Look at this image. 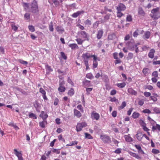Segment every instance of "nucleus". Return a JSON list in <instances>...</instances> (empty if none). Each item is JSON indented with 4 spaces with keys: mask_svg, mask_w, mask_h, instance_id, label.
Instances as JSON below:
<instances>
[{
    "mask_svg": "<svg viewBox=\"0 0 160 160\" xmlns=\"http://www.w3.org/2000/svg\"><path fill=\"white\" fill-rule=\"evenodd\" d=\"M31 11L33 13H36L38 11V7L37 2L34 0L31 5Z\"/></svg>",
    "mask_w": 160,
    "mask_h": 160,
    "instance_id": "1",
    "label": "nucleus"
},
{
    "mask_svg": "<svg viewBox=\"0 0 160 160\" xmlns=\"http://www.w3.org/2000/svg\"><path fill=\"white\" fill-rule=\"evenodd\" d=\"M126 45L128 48L131 50L133 51L134 48L140 45L139 43H135V42H128Z\"/></svg>",
    "mask_w": 160,
    "mask_h": 160,
    "instance_id": "2",
    "label": "nucleus"
},
{
    "mask_svg": "<svg viewBox=\"0 0 160 160\" xmlns=\"http://www.w3.org/2000/svg\"><path fill=\"white\" fill-rule=\"evenodd\" d=\"M87 126V124L84 122L78 123L76 126V130L77 132L82 130V128Z\"/></svg>",
    "mask_w": 160,
    "mask_h": 160,
    "instance_id": "3",
    "label": "nucleus"
},
{
    "mask_svg": "<svg viewBox=\"0 0 160 160\" xmlns=\"http://www.w3.org/2000/svg\"><path fill=\"white\" fill-rule=\"evenodd\" d=\"M101 138L102 141L105 142L110 143L111 142L110 138L108 136H102Z\"/></svg>",
    "mask_w": 160,
    "mask_h": 160,
    "instance_id": "4",
    "label": "nucleus"
},
{
    "mask_svg": "<svg viewBox=\"0 0 160 160\" xmlns=\"http://www.w3.org/2000/svg\"><path fill=\"white\" fill-rule=\"evenodd\" d=\"M14 151L15 152V154L18 157V160H23L21 152H19L15 149H14Z\"/></svg>",
    "mask_w": 160,
    "mask_h": 160,
    "instance_id": "5",
    "label": "nucleus"
},
{
    "mask_svg": "<svg viewBox=\"0 0 160 160\" xmlns=\"http://www.w3.org/2000/svg\"><path fill=\"white\" fill-rule=\"evenodd\" d=\"M125 6L122 3H120L119 4L118 7L117 8L118 11H124L126 9Z\"/></svg>",
    "mask_w": 160,
    "mask_h": 160,
    "instance_id": "6",
    "label": "nucleus"
},
{
    "mask_svg": "<svg viewBox=\"0 0 160 160\" xmlns=\"http://www.w3.org/2000/svg\"><path fill=\"white\" fill-rule=\"evenodd\" d=\"M91 117L93 119L98 120L99 119L100 116L98 113L93 111L91 114Z\"/></svg>",
    "mask_w": 160,
    "mask_h": 160,
    "instance_id": "7",
    "label": "nucleus"
},
{
    "mask_svg": "<svg viewBox=\"0 0 160 160\" xmlns=\"http://www.w3.org/2000/svg\"><path fill=\"white\" fill-rule=\"evenodd\" d=\"M81 35V36L83 38H88V34L84 31H81L78 32Z\"/></svg>",
    "mask_w": 160,
    "mask_h": 160,
    "instance_id": "8",
    "label": "nucleus"
},
{
    "mask_svg": "<svg viewBox=\"0 0 160 160\" xmlns=\"http://www.w3.org/2000/svg\"><path fill=\"white\" fill-rule=\"evenodd\" d=\"M128 92L130 94L133 95H136L137 94V92L132 88H129L128 90Z\"/></svg>",
    "mask_w": 160,
    "mask_h": 160,
    "instance_id": "9",
    "label": "nucleus"
},
{
    "mask_svg": "<svg viewBox=\"0 0 160 160\" xmlns=\"http://www.w3.org/2000/svg\"><path fill=\"white\" fill-rule=\"evenodd\" d=\"M155 52V51L154 49H151L148 54L149 57L151 58H154V55Z\"/></svg>",
    "mask_w": 160,
    "mask_h": 160,
    "instance_id": "10",
    "label": "nucleus"
},
{
    "mask_svg": "<svg viewBox=\"0 0 160 160\" xmlns=\"http://www.w3.org/2000/svg\"><path fill=\"white\" fill-rule=\"evenodd\" d=\"M74 114L75 116L79 118L81 117L82 114L80 112L76 109H74Z\"/></svg>",
    "mask_w": 160,
    "mask_h": 160,
    "instance_id": "11",
    "label": "nucleus"
},
{
    "mask_svg": "<svg viewBox=\"0 0 160 160\" xmlns=\"http://www.w3.org/2000/svg\"><path fill=\"white\" fill-rule=\"evenodd\" d=\"M103 32L102 30H100L98 31L97 36L98 39H99L101 38L102 36Z\"/></svg>",
    "mask_w": 160,
    "mask_h": 160,
    "instance_id": "12",
    "label": "nucleus"
},
{
    "mask_svg": "<svg viewBox=\"0 0 160 160\" xmlns=\"http://www.w3.org/2000/svg\"><path fill=\"white\" fill-rule=\"evenodd\" d=\"M124 138L126 142H130L132 141V138L130 136V134L125 135Z\"/></svg>",
    "mask_w": 160,
    "mask_h": 160,
    "instance_id": "13",
    "label": "nucleus"
},
{
    "mask_svg": "<svg viewBox=\"0 0 160 160\" xmlns=\"http://www.w3.org/2000/svg\"><path fill=\"white\" fill-rule=\"evenodd\" d=\"M82 57L84 59V60H87L88 59L91 57V55L90 54L88 53H84L82 55Z\"/></svg>",
    "mask_w": 160,
    "mask_h": 160,
    "instance_id": "14",
    "label": "nucleus"
},
{
    "mask_svg": "<svg viewBox=\"0 0 160 160\" xmlns=\"http://www.w3.org/2000/svg\"><path fill=\"white\" fill-rule=\"evenodd\" d=\"M83 11H78L74 13L73 14H72V16L73 18H76L78 17L82 13H83Z\"/></svg>",
    "mask_w": 160,
    "mask_h": 160,
    "instance_id": "15",
    "label": "nucleus"
},
{
    "mask_svg": "<svg viewBox=\"0 0 160 160\" xmlns=\"http://www.w3.org/2000/svg\"><path fill=\"white\" fill-rule=\"evenodd\" d=\"M158 13H155L151 14V17L153 18L154 20L157 19L160 17L158 15Z\"/></svg>",
    "mask_w": 160,
    "mask_h": 160,
    "instance_id": "16",
    "label": "nucleus"
},
{
    "mask_svg": "<svg viewBox=\"0 0 160 160\" xmlns=\"http://www.w3.org/2000/svg\"><path fill=\"white\" fill-rule=\"evenodd\" d=\"M40 116L44 119L48 117V115L45 114L44 112L42 111L40 114Z\"/></svg>",
    "mask_w": 160,
    "mask_h": 160,
    "instance_id": "17",
    "label": "nucleus"
},
{
    "mask_svg": "<svg viewBox=\"0 0 160 160\" xmlns=\"http://www.w3.org/2000/svg\"><path fill=\"white\" fill-rule=\"evenodd\" d=\"M56 29L57 31L59 32L64 31V29L62 27L59 26H57Z\"/></svg>",
    "mask_w": 160,
    "mask_h": 160,
    "instance_id": "18",
    "label": "nucleus"
},
{
    "mask_svg": "<svg viewBox=\"0 0 160 160\" xmlns=\"http://www.w3.org/2000/svg\"><path fill=\"white\" fill-rule=\"evenodd\" d=\"M159 8H156L153 9L151 11L152 14H155V13H158V12L159 11Z\"/></svg>",
    "mask_w": 160,
    "mask_h": 160,
    "instance_id": "19",
    "label": "nucleus"
},
{
    "mask_svg": "<svg viewBox=\"0 0 160 160\" xmlns=\"http://www.w3.org/2000/svg\"><path fill=\"white\" fill-rule=\"evenodd\" d=\"M8 125L10 126L13 127L16 130H18L19 129L18 127L15 125L13 122H10L8 124Z\"/></svg>",
    "mask_w": 160,
    "mask_h": 160,
    "instance_id": "20",
    "label": "nucleus"
},
{
    "mask_svg": "<svg viewBox=\"0 0 160 160\" xmlns=\"http://www.w3.org/2000/svg\"><path fill=\"white\" fill-rule=\"evenodd\" d=\"M138 13L142 16H144L145 14V12L142 8H140L138 9Z\"/></svg>",
    "mask_w": 160,
    "mask_h": 160,
    "instance_id": "21",
    "label": "nucleus"
},
{
    "mask_svg": "<svg viewBox=\"0 0 160 160\" xmlns=\"http://www.w3.org/2000/svg\"><path fill=\"white\" fill-rule=\"evenodd\" d=\"M150 33L149 31H147L144 33L143 37H145L146 38L148 39L150 37Z\"/></svg>",
    "mask_w": 160,
    "mask_h": 160,
    "instance_id": "22",
    "label": "nucleus"
},
{
    "mask_svg": "<svg viewBox=\"0 0 160 160\" xmlns=\"http://www.w3.org/2000/svg\"><path fill=\"white\" fill-rule=\"evenodd\" d=\"M11 26L12 29L14 31L16 32L17 31L18 29V27L16 26L14 24H11Z\"/></svg>",
    "mask_w": 160,
    "mask_h": 160,
    "instance_id": "23",
    "label": "nucleus"
},
{
    "mask_svg": "<svg viewBox=\"0 0 160 160\" xmlns=\"http://www.w3.org/2000/svg\"><path fill=\"white\" fill-rule=\"evenodd\" d=\"M142 71L143 73L146 75H147L150 72L148 68H144Z\"/></svg>",
    "mask_w": 160,
    "mask_h": 160,
    "instance_id": "24",
    "label": "nucleus"
},
{
    "mask_svg": "<svg viewBox=\"0 0 160 160\" xmlns=\"http://www.w3.org/2000/svg\"><path fill=\"white\" fill-rule=\"evenodd\" d=\"M69 46L72 49H74L76 48H78V47L76 44L73 43L69 45Z\"/></svg>",
    "mask_w": 160,
    "mask_h": 160,
    "instance_id": "25",
    "label": "nucleus"
},
{
    "mask_svg": "<svg viewBox=\"0 0 160 160\" xmlns=\"http://www.w3.org/2000/svg\"><path fill=\"white\" fill-rule=\"evenodd\" d=\"M142 136V135L141 134L138 133L136 135V137L138 140L141 141L142 138V137H141Z\"/></svg>",
    "mask_w": 160,
    "mask_h": 160,
    "instance_id": "26",
    "label": "nucleus"
},
{
    "mask_svg": "<svg viewBox=\"0 0 160 160\" xmlns=\"http://www.w3.org/2000/svg\"><path fill=\"white\" fill-rule=\"evenodd\" d=\"M116 37L115 35L114 34H112L108 35V39L109 40H112Z\"/></svg>",
    "mask_w": 160,
    "mask_h": 160,
    "instance_id": "27",
    "label": "nucleus"
},
{
    "mask_svg": "<svg viewBox=\"0 0 160 160\" xmlns=\"http://www.w3.org/2000/svg\"><path fill=\"white\" fill-rule=\"evenodd\" d=\"M24 17L27 20H30V14L28 13H26L24 15Z\"/></svg>",
    "mask_w": 160,
    "mask_h": 160,
    "instance_id": "28",
    "label": "nucleus"
},
{
    "mask_svg": "<svg viewBox=\"0 0 160 160\" xmlns=\"http://www.w3.org/2000/svg\"><path fill=\"white\" fill-rule=\"evenodd\" d=\"M139 115V114L138 113L136 112H135L133 113L132 115V117L134 118H138Z\"/></svg>",
    "mask_w": 160,
    "mask_h": 160,
    "instance_id": "29",
    "label": "nucleus"
},
{
    "mask_svg": "<svg viewBox=\"0 0 160 160\" xmlns=\"http://www.w3.org/2000/svg\"><path fill=\"white\" fill-rule=\"evenodd\" d=\"M131 155H132V156L138 159H140L141 158V157L140 156H139L137 154L135 153L132 152L131 154Z\"/></svg>",
    "mask_w": 160,
    "mask_h": 160,
    "instance_id": "30",
    "label": "nucleus"
},
{
    "mask_svg": "<svg viewBox=\"0 0 160 160\" xmlns=\"http://www.w3.org/2000/svg\"><path fill=\"white\" fill-rule=\"evenodd\" d=\"M65 90V88L63 86H60L58 88V90L61 92H64Z\"/></svg>",
    "mask_w": 160,
    "mask_h": 160,
    "instance_id": "31",
    "label": "nucleus"
},
{
    "mask_svg": "<svg viewBox=\"0 0 160 160\" xmlns=\"http://www.w3.org/2000/svg\"><path fill=\"white\" fill-rule=\"evenodd\" d=\"M126 104L125 102L124 101L122 102V105L121 106H119V109H122L124 108L126 106Z\"/></svg>",
    "mask_w": 160,
    "mask_h": 160,
    "instance_id": "32",
    "label": "nucleus"
},
{
    "mask_svg": "<svg viewBox=\"0 0 160 160\" xmlns=\"http://www.w3.org/2000/svg\"><path fill=\"white\" fill-rule=\"evenodd\" d=\"M126 85V84L124 82H122L121 83H118L117 84V86L120 88H123Z\"/></svg>",
    "mask_w": 160,
    "mask_h": 160,
    "instance_id": "33",
    "label": "nucleus"
},
{
    "mask_svg": "<svg viewBox=\"0 0 160 160\" xmlns=\"http://www.w3.org/2000/svg\"><path fill=\"white\" fill-rule=\"evenodd\" d=\"M29 116L30 118H32L34 119H36L37 118V117L36 115L32 113H30Z\"/></svg>",
    "mask_w": 160,
    "mask_h": 160,
    "instance_id": "34",
    "label": "nucleus"
},
{
    "mask_svg": "<svg viewBox=\"0 0 160 160\" xmlns=\"http://www.w3.org/2000/svg\"><path fill=\"white\" fill-rule=\"evenodd\" d=\"M47 122L46 121H43L41 122H40V126L42 128L45 127V124H46Z\"/></svg>",
    "mask_w": 160,
    "mask_h": 160,
    "instance_id": "35",
    "label": "nucleus"
},
{
    "mask_svg": "<svg viewBox=\"0 0 160 160\" xmlns=\"http://www.w3.org/2000/svg\"><path fill=\"white\" fill-rule=\"evenodd\" d=\"M28 28L30 31L32 32H33L35 31L34 27L32 25H30L28 26Z\"/></svg>",
    "mask_w": 160,
    "mask_h": 160,
    "instance_id": "36",
    "label": "nucleus"
},
{
    "mask_svg": "<svg viewBox=\"0 0 160 160\" xmlns=\"http://www.w3.org/2000/svg\"><path fill=\"white\" fill-rule=\"evenodd\" d=\"M139 30L137 29L133 33V36L135 37H136L139 34Z\"/></svg>",
    "mask_w": 160,
    "mask_h": 160,
    "instance_id": "37",
    "label": "nucleus"
},
{
    "mask_svg": "<svg viewBox=\"0 0 160 160\" xmlns=\"http://www.w3.org/2000/svg\"><path fill=\"white\" fill-rule=\"evenodd\" d=\"M153 111L155 112L157 114L160 113V110L157 108H155L153 109Z\"/></svg>",
    "mask_w": 160,
    "mask_h": 160,
    "instance_id": "38",
    "label": "nucleus"
},
{
    "mask_svg": "<svg viewBox=\"0 0 160 160\" xmlns=\"http://www.w3.org/2000/svg\"><path fill=\"white\" fill-rule=\"evenodd\" d=\"M49 29L50 31L51 32H53V28L52 22H51L49 25Z\"/></svg>",
    "mask_w": 160,
    "mask_h": 160,
    "instance_id": "39",
    "label": "nucleus"
},
{
    "mask_svg": "<svg viewBox=\"0 0 160 160\" xmlns=\"http://www.w3.org/2000/svg\"><path fill=\"white\" fill-rule=\"evenodd\" d=\"M76 40L78 44H81L83 41V40H82L80 38L77 39Z\"/></svg>",
    "mask_w": 160,
    "mask_h": 160,
    "instance_id": "40",
    "label": "nucleus"
},
{
    "mask_svg": "<svg viewBox=\"0 0 160 160\" xmlns=\"http://www.w3.org/2000/svg\"><path fill=\"white\" fill-rule=\"evenodd\" d=\"M127 21L128 22H131L132 20V17L131 15H128L127 16Z\"/></svg>",
    "mask_w": 160,
    "mask_h": 160,
    "instance_id": "41",
    "label": "nucleus"
},
{
    "mask_svg": "<svg viewBox=\"0 0 160 160\" xmlns=\"http://www.w3.org/2000/svg\"><path fill=\"white\" fill-rule=\"evenodd\" d=\"M85 138H87L89 139H92V137L91 135L89 134H88L87 133H85Z\"/></svg>",
    "mask_w": 160,
    "mask_h": 160,
    "instance_id": "42",
    "label": "nucleus"
},
{
    "mask_svg": "<svg viewBox=\"0 0 160 160\" xmlns=\"http://www.w3.org/2000/svg\"><path fill=\"white\" fill-rule=\"evenodd\" d=\"M74 90L72 89H71L68 92V94L70 96H72L74 94Z\"/></svg>",
    "mask_w": 160,
    "mask_h": 160,
    "instance_id": "43",
    "label": "nucleus"
},
{
    "mask_svg": "<svg viewBox=\"0 0 160 160\" xmlns=\"http://www.w3.org/2000/svg\"><path fill=\"white\" fill-rule=\"evenodd\" d=\"M61 55L62 57L65 60H66L67 59V57L66 56L65 54L63 52H61Z\"/></svg>",
    "mask_w": 160,
    "mask_h": 160,
    "instance_id": "44",
    "label": "nucleus"
},
{
    "mask_svg": "<svg viewBox=\"0 0 160 160\" xmlns=\"http://www.w3.org/2000/svg\"><path fill=\"white\" fill-rule=\"evenodd\" d=\"M84 23L86 25H89L91 24V21L88 19H87L85 21Z\"/></svg>",
    "mask_w": 160,
    "mask_h": 160,
    "instance_id": "45",
    "label": "nucleus"
},
{
    "mask_svg": "<svg viewBox=\"0 0 160 160\" xmlns=\"http://www.w3.org/2000/svg\"><path fill=\"white\" fill-rule=\"evenodd\" d=\"M86 77L87 78L92 79L93 77L91 73H89L86 75Z\"/></svg>",
    "mask_w": 160,
    "mask_h": 160,
    "instance_id": "46",
    "label": "nucleus"
},
{
    "mask_svg": "<svg viewBox=\"0 0 160 160\" xmlns=\"http://www.w3.org/2000/svg\"><path fill=\"white\" fill-rule=\"evenodd\" d=\"M152 152L154 154H158L159 153V151L158 150L153 149L152 150Z\"/></svg>",
    "mask_w": 160,
    "mask_h": 160,
    "instance_id": "47",
    "label": "nucleus"
},
{
    "mask_svg": "<svg viewBox=\"0 0 160 160\" xmlns=\"http://www.w3.org/2000/svg\"><path fill=\"white\" fill-rule=\"evenodd\" d=\"M77 108L81 112H83V110L81 105H78Z\"/></svg>",
    "mask_w": 160,
    "mask_h": 160,
    "instance_id": "48",
    "label": "nucleus"
},
{
    "mask_svg": "<svg viewBox=\"0 0 160 160\" xmlns=\"http://www.w3.org/2000/svg\"><path fill=\"white\" fill-rule=\"evenodd\" d=\"M152 76L154 77H158V74L157 71H155L153 72L152 74Z\"/></svg>",
    "mask_w": 160,
    "mask_h": 160,
    "instance_id": "49",
    "label": "nucleus"
},
{
    "mask_svg": "<svg viewBox=\"0 0 160 160\" xmlns=\"http://www.w3.org/2000/svg\"><path fill=\"white\" fill-rule=\"evenodd\" d=\"M52 151L54 153L58 154L60 152V150L59 149H54L52 150Z\"/></svg>",
    "mask_w": 160,
    "mask_h": 160,
    "instance_id": "50",
    "label": "nucleus"
},
{
    "mask_svg": "<svg viewBox=\"0 0 160 160\" xmlns=\"http://www.w3.org/2000/svg\"><path fill=\"white\" fill-rule=\"evenodd\" d=\"M133 57V54L132 53L130 52L129 53L128 55V59H131Z\"/></svg>",
    "mask_w": 160,
    "mask_h": 160,
    "instance_id": "51",
    "label": "nucleus"
},
{
    "mask_svg": "<svg viewBox=\"0 0 160 160\" xmlns=\"http://www.w3.org/2000/svg\"><path fill=\"white\" fill-rule=\"evenodd\" d=\"M142 112L144 113H150L151 112V111L148 109H147L144 110L142 111Z\"/></svg>",
    "mask_w": 160,
    "mask_h": 160,
    "instance_id": "52",
    "label": "nucleus"
},
{
    "mask_svg": "<svg viewBox=\"0 0 160 160\" xmlns=\"http://www.w3.org/2000/svg\"><path fill=\"white\" fill-rule=\"evenodd\" d=\"M39 91L43 95L46 94V92L42 88H40Z\"/></svg>",
    "mask_w": 160,
    "mask_h": 160,
    "instance_id": "53",
    "label": "nucleus"
},
{
    "mask_svg": "<svg viewBox=\"0 0 160 160\" xmlns=\"http://www.w3.org/2000/svg\"><path fill=\"white\" fill-rule=\"evenodd\" d=\"M92 89V88H88L86 89V90L87 91V94H89V92H91Z\"/></svg>",
    "mask_w": 160,
    "mask_h": 160,
    "instance_id": "54",
    "label": "nucleus"
},
{
    "mask_svg": "<svg viewBox=\"0 0 160 160\" xmlns=\"http://www.w3.org/2000/svg\"><path fill=\"white\" fill-rule=\"evenodd\" d=\"M19 61L20 63L26 65H27L28 63L27 61H23L21 60H19Z\"/></svg>",
    "mask_w": 160,
    "mask_h": 160,
    "instance_id": "55",
    "label": "nucleus"
},
{
    "mask_svg": "<svg viewBox=\"0 0 160 160\" xmlns=\"http://www.w3.org/2000/svg\"><path fill=\"white\" fill-rule=\"evenodd\" d=\"M91 57L93 58V61H97V60H98V61L99 60V59H98L97 57L95 55H91Z\"/></svg>",
    "mask_w": 160,
    "mask_h": 160,
    "instance_id": "56",
    "label": "nucleus"
},
{
    "mask_svg": "<svg viewBox=\"0 0 160 160\" xmlns=\"http://www.w3.org/2000/svg\"><path fill=\"white\" fill-rule=\"evenodd\" d=\"M58 138L59 140H62L64 142H65V139L63 138H62V135H59L58 136Z\"/></svg>",
    "mask_w": 160,
    "mask_h": 160,
    "instance_id": "57",
    "label": "nucleus"
},
{
    "mask_svg": "<svg viewBox=\"0 0 160 160\" xmlns=\"http://www.w3.org/2000/svg\"><path fill=\"white\" fill-rule=\"evenodd\" d=\"M123 14L121 12V11H118L117 12V17L120 18L123 15Z\"/></svg>",
    "mask_w": 160,
    "mask_h": 160,
    "instance_id": "58",
    "label": "nucleus"
},
{
    "mask_svg": "<svg viewBox=\"0 0 160 160\" xmlns=\"http://www.w3.org/2000/svg\"><path fill=\"white\" fill-rule=\"evenodd\" d=\"M98 63L97 61H93V67L94 68H96L98 66Z\"/></svg>",
    "mask_w": 160,
    "mask_h": 160,
    "instance_id": "59",
    "label": "nucleus"
},
{
    "mask_svg": "<svg viewBox=\"0 0 160 160\" xmlns=\"http://www.w3.org/2000/svg\"><path fill=\"white\" fill-rule=\"evenodd\" d=\"M144 95L146 97H148L150 96L151 95V93L148 92H145L144 93Z\"/></svg>",
    "mask_w": 160,
    "mask_h": 160,
    "instance_id": "60",
    "label": "nucleus"
},
{
    "mask_svg": "<svg viewBox=\"0 0 160 160\" xmlns=\"http://www.w3.org/2000/svg\"><path fill=\"white\" fill-rule=\"evenodd\" d=\"M65 84L64 81L62 80H61L59 81V85L60 86H63V85Z\"/></svg>",
    "mask_w": 160,
    "mask_h": 160,
    "instance_id": "61",
    "label": "nucleus"
},
{
    "mask_svg": "<svg viewBox=\"0 0 160 160\" xmlns=\"http://www.w3.org/2000/svg\"><path fill=\"white\" fill-rule=\"evenodd\" d=\"M23 4H24V8L25 9H27L29 8V5H28V4L27 3H23Z\"/></svg>",
    "mask_w": 160,
    "mask_h": 160,
    "instance_id": "62",
    "label": "nucleus"
},
{
    "mask_svg": "<svg viewBox=\"0 0 160 160\" xmlns=\"http://www.w3.org/2000/svg\"><path fill=\"white\" fill-rule=\"evenodd\" d=\"M117 112L116 111H114L112 113V116L113 117H115L117 116Z\"/></svg>",
    "mask_w": 160,
    "mask_h": 160,
    "instance_id": "63",
    "label": "nucleus"
},
{
    "mask_svg": "<svg viewBox=\"0 0 160 160\" xmlns=\"http://www.w3.org/2000/svg\"><path fill=\"white\" fill-rule=\"evenodd\" d=\"M153 64L154 65L160 64V61H153Z\"/></svg>",
    "mask_w": 160,
    "mask_h": 160,
    "instance_id": "64",
    "label": "nucleus"
}]
</instances>
